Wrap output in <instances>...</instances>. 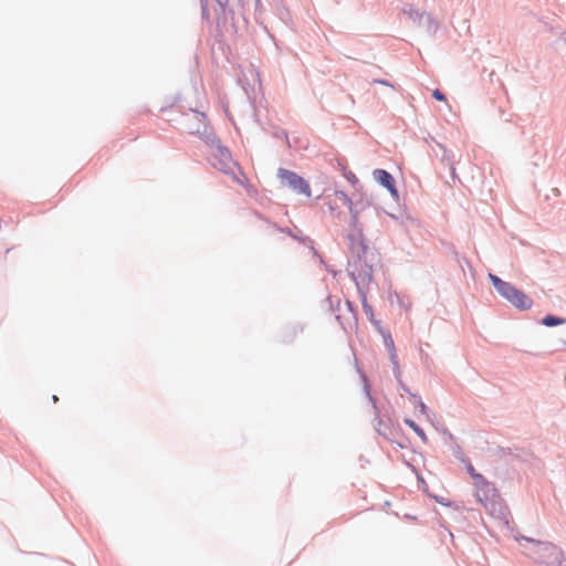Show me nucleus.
Masks as SVG:
<instances>
[{"mask_svg":"<svg viewBox=\"0 0 566 566\" xmlns=\"http://www.w3.org/2000/svg\"><path fill=\"white\" fill-rule=\"evenodd\" d=\"M472 479L476 500L489 511L491 515L497 517L504 516L506 509L494 485L479 473H472Z\"/></svg>","mask_w":566,"mask_h":566,"instance_id":"f257e3e1","label":"nucleus"},{"mask_svg":"<svg viewBox=\"0 0 566 566\" xmlns=\"http://www.w3.org/2000/svg\"><path fill=\"white\" fill-rule=\"evenodd\" d=\"M489 279L496 291L515 307L526 310L532 306V300L521 290L514 287L511 283L502 281L500 277L491 273L489 274Z\"/></svg>","mask_w":566,"mask_h":566,"instance_id":"f03ea898","label":"nucleus"},{"mask_svg":"<svg viewBox=\"0 0 566 566\" xmlns=\"http://www.w3.org/2000/svg\"><path fill=\"white\" fill-rule=\"evenodd\" d=\"M277 177L281 184L292 188L297 193L304 195L306 197L312 196L308 182L295 172L281 168L279 169Z\"/></svg>","mask_w":566,"mask_h":566,"instance_id":"7ed1b4c3","label":"nucleus"},{"mask_svg":"<svg viewBox=\"0 0 566 566\" xmlns=\"http://www.w3.org/2000/svg\"><path fill=\"white\" fill-rule=\"evenodd\" d=\"M214 166L226 174H234L238 165L232 160L229 150L224 147L218 148Z\"/></svg>","mask_w":566,"mask_h":566,"instance_id":"20e7f679","label":"nucleus"},{"mask_svg":"<svg viewBox=\"0 0 566 566\" xmlns=\"http://www.w3.org/2000/svg\"><path fill=\"white\" fill-rule=\"evenodd\" d=\"M545 557L547 566H566L564 553L555 546L545 547Z\"/></svg>","mask_w":566,"mask_h":566,"instance_id":"39448f33","label":"nucleus"},{"mask_svg":"<svg viewBox=\"0 0 566 566\" xmlns=\"http://www.w3.org/2000/svg\"><path fill=\"white\" fill-rule=\"evenodd\" d=\"M374 178L380 185H382L385 188H387L392 196L397 197V189L395 187L394 178L388 171H386L384 169H376L374 171Z\"/></svg>","mask_w":566,"mask_h":566,"instance_id":"423d86ee","label":"nucleus"},{"mask_svg":"<svg viewBox=\"0 0 566 566\" xmlns=\"http://www.w3.org/2000/svg\"><path fill=\"white\" fill-rule=\"evenodd\" d=\"M405 423L410 427L415 433L426 443L428 441V438L424 433V431L413 421L410 419H405Z\"/></svg>","mask_w":566,"mask_h":566,"instance_id":"0eeeda50","label":"nucleus"},{"mask_svg":"<svg viewBox=\"0 0 566 566\" xmlns=\"http://www.w3.org/2000/svg\"><path fill=\"white\" fill-rule=\"evenodd\" d=\"M233 176V180L239 184L240 186L242 187H245L248 188L249 186V180L247 178V176L242 172V171H239V174L237 175L235 172L234 174H231Z\"/></svg>","mask_w":566,"mask_h":566,"instance_id":"6e6552de","label":"nucleus"},{"mask_svg":"<svg viewBox=\"0 0 566 566\" xmlns=\"http://www.w3.org/2000/svg\"><path fill=\"white\" fill-rule=\"evenodd\" d=\"M564 322L565 321L563 318H558V317L551 316V315L543 318V324L546 326H556V325L563 324Z\"/></svg>","mask_w":566,"mask_h":566,"instance_id":"1a4fd4ad","label":"nucleus"},{"mask_svg":"<svg viewBox=\"0 0 566 566\" xmlns=\"http://www.w3.org/2000/svg\"><path fill=\"white\" fill-rule=\"evenodd\" d=\"M344 177L346 178V180L348 182H350L352 185H356L358 182V178L356 177V175L350 171V170H345L344 171Z\"/></svg>","mask_w":566,"mask_h":566,"instance_id":"9d476101","label":"nucleus"},{"mask_svg":"<svg viewBox=\"0 0 566 566\" xmlns=\"http://www.w3.org/2000/svg\"><path fill=\"white\" fill-rule=\"evenodd\" d=\"M432 96L437 99V101H440V102H444L446 101V95L439 91V90H434L432 92Z\"/></svg>","mask_w":566,"mask_h":566,"instance_id":"9b49d317","label":"nucleus"},{"mask_svg":"<svg viewBox=\"0 0 566 566\" xmlns=\"http://www.w3.org/2000/svg\"><path fill=\"white\" fill-rule=\"evenodd\" d=\"M419 412L427 416V407L422 401H418Z\"/></svg>","mask_w":566,"mask_h":566,"instance_id":"f8f14e48","label":"nucleus"},{"mask_svg":"<svg viewBox=\"0 0 566 566\" xmlns=\"http://www.w3.org/2000/svg\"><path fill=\"white\" fill-rule=\"evenodd\" d=\"M468 470H469V472H470V474H471V475H472V473H476V472L474 471V469H473V467H472V465H470Z\"/></svg>","mask_w":566,"mask_h":566,"instance_id":"ddd939ff","label":"nucleus"},{"mask_svg":"<svg viewBox=\"0 0 566 566\" xmlns=\"http://www.w3.org/2000/svg\"><path fill=\"white\" fill-rule=\"evenodd\" d=\"M451 169H452V175H453V177H454V176H455V168H454V167H452Z\"/></svg>","mask_w":566,"mask_h":566,"instance_id":"4468645a","label":"nucleus"}]
</instances>
